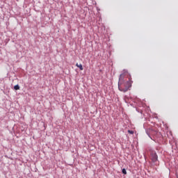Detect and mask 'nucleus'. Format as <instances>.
<instances>
[{"mask_svg":"<svg viewBox=\"0 0 178 178\" xmlns=\"http://www.w3.org/2000/svg\"><path fill=\"white\" fill-rule=\"evenodd\" d=\"M123 74L120 75L118 82V90L124 93L128 92L130 88L132 86L133 81L131 76L129 77V80L124 83H121Z\"/></svg>","mask_w":178,"mask_h":178,"instance_id":"nucleus-1","label":"nucleus"},{"mask_svg":"<svg viewBox=\"0 0 178 178\" xmlns=\"http://www.w3.org/2000/svg\"><path fill=\"white\" fill-rule=\"evenodd\" d=\"M151 161L154 163L156 165H159V156L156 153V151L154 150H151L150 151V157H149Z\"/></svg>","mask_w":178,"mask_h":178,"instance_id":"nucleus-2","label":"nucleus"},{"mask_svg":"<svg viewBox=\"0 0 178 178\" xmlns=\"http://www.w3.org/2000/svg\"><path fill=\"white\" fill-rule=\"evenodd\" d=\"M76 67L79 69L80 71L83 70V65L81 64L76 63Z\"/></svg>","mask_w":178,"mask_h":178,"instance_id":"nucleus-3","label":"nucleus"},{"mask_svg":"<svg viewBox=\"0 0 178 178\" xmlns=\"http://www.w3.org/2000/svg\"><path fill=\"white\" fill-rule=\"evenodd\" d=\"M14 90H20V87L19 85H15L14 86Z\"/></svg>","mask_w":178,"mask_h":178,"instance_id":"nucleus-4","label":"nucleus"},{"mask_svg":"<svg viewBox=\"0 0 178 178\" xmlns=\"http://www.w3.org/2000/svg\"><path fill=\"white\" fill-rule=\"evenodd\" d=\"M122 174H124V175H127V170H126L125 168H123V169L122 170Z\"/></svg>","mask_w":178,"mask_h":178,"instance_id":"nucleus-5","label":"nucleus"},{"mask_svg":"<svg viewBox=\"0 0 178 178\" xmlns=\"http://www.w3.org/2000/svg\"><path fill=\"white\" fill-rule=\"evenodd\" d=\"M128 133H129V134H134V131H132V130H128Z\"/></svg>","mask_w":178,"mask_h":178,"instance_id":"nucleus-6","label":"nucleus"}]
</instances>
